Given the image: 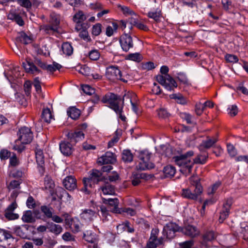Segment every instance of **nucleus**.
I'll return each mask as SVG.
<instances>
[{
	"label": "nucleus",
	"mask_w": 248,
	"mask_h": 248,
	"mask_svg": "<svg viewBox=\"0 0 248 248\" xmlns=\"http://www.w3.org/2000/svg\"><path fill=\"white\" fill-rule=\"evenodd\" d=\"M193 155L194 152L189 151L183 155L174 156L172 157V159L177 165L181 167L180 170L187 174L191 173L194 163L205 164L208 158L207 154L204 153L202 155H199L194 159L193 162H192L188 159V158Z\"/></svg>",
	"instance_id": "1"
},
{
	"label": "nucleus",
	"mask_w": 248,
	"mask_h": 248,
	"mask_svg": "<svg viewBox=\"0 0 248 248\" xmlns=\"http://www.w3.org/2000/svg\"><path fill=\"white\" fill-rule=\"evenodd\" d=\"M22 66L26 73L35 75L42 73L39 67L51 73L60 70L62 67L60 64L56 62H53L52 64H47L39 59H36L33 62L31 60H26L22 62Z\"/></svg>",
	"instance_id": "2"
},
{
	"label": "nucleus",
	"mask_w": 248,
	"mask_h": 248,
	"mask_svg": "<svg viewBox=\"0 0 248 248\" xmlns=\"http://www.w3.org/2000/svg\"><path fill=\"white\" fill-rule=\"evenodd\" d=\"M124 101L123 99L122 100L120 96L111 93H108L101 99L102 103L108 104V107L113 110L123 121H125L126 117L122 115Z\"/></svg>",
	"instance_id": "3"
},
{
	"label": "nucleus",
	"mask_w": 248,
	"mask_h": 248,
	"mask_svg": "<svg viewBox=\"0 0 248 248\" xmlns=\"http://www.w3.org/2000/svg\"><path fill=\"white\" fill-rule=\"evenodd\" d=\"M18 139L16 141L13 149L22 152L25 149V144H29L33 139V133L31 128L23 126L21 127L17 133Z\"/></svg>",
	"instance_id": "4"
},
{
	"label": "nucleus",
	"mask_w": 248,
	"mask_h": 248,
	"mask_svg": "<svg viewBox=\"0 0 248 248\" xmlns=\"http://www.w3.org/2000/svg\"><path fill=\"white\" fill-rule=\"evenodd\" d=\"M169 68L167 66H162L160 68V72L163 75H158L156 77L157 81L167 90L171 91L177 87V84L175 80L169 74Z\"/></svg>",
	"instance_id": "5"
},
{
	"label": "nucleus",
	"mask_w": 248,
	"mask_h": 248,
	"mask_svg": "<svg viewBox=\"0 0 248 248\" xmlns=\"http://www.w3.org/2000/svg\"><path fill=\"white\" fill-rule=\"evenodd\" d=\"M89 176L88 178H84L83 179L84 183V187L81 190L84 191L87 194H89L90 190L89 187H92V183L93 184H97L101 180V176L102 173L96 169H93L89 172Z\"/></svg>",
	"instance_id": "6"
},
{
	"label": "nucleus",
	"mask_w": 248,
	"mask_h": 248,
	"mask_svg": "<svg viewBox=\"0 0 248 248\" xmlns=\"http://www.w3.org/2000/svg\"><path fill=\"white\" fill-rule=\"evenodd\" d=\"M151 154L146 151L140 152L139 158L140 162L137 166L138 169L140 170H145L153 169L155 167L154 164L150 162Z\"/></svg>",
	"instance_id": "7"
},
{
	"label": "nucleus",
	"mask_w": 248,
	"mask_h": 248,
	"mask_svg": "<svg viewBox=\"0 0 248 248\" xmlns=\"http://www.w3.org/2000/svg\"><path fill=\"white\" fill-rule=\"evenodd\" d=\"M64 217L66 228H68L73 233H76L80 231L81 224L78 219L72 218L70 216L66 213L63 215Z\"/></svg>",
	"instance_id": "8"
},
{
	"label": "nucleus",
	"mask_w": 248,
	"mask_h": 248,
	"mask_svg": "<svg viewBox=\"0 0 248 248\" xmlns=\"http://www.w3.org/2000/svg\"><path fill=\"white\" fill-rule=\"evenodd\" d=\"M159 230L154 228L152 230L150 237L147 243V248H156L164 243V238L160 237L158 238Z\"/></svg>",
	"instance_id": "9"
},
{
	"label": "nucleus",
	"mask_w": 248,
	"mask_h": 248,
	"mask_svg": "<svg viewBox=\"0 0 248 248\" xmlns=\"http://www.w3.org/2000/svg\"><path fill=\"white\" fill-rule=\"evenodd\" d=\"M106 76L109 80L114 81L120 80L124 82H127V79L123 78L121 70L117 66H109L106 69Z\"/></svg>",
	"instance_id": "10"
},
{
	"label": "nucleus",
	"mask_w": 248,
	"mask_h": 248,
	"mask_svg": "<svg viewBox=\"0 0 248 248\" xmlns=\"http://www.w3.org/2000/svg\"><path fill=\"white\" fill-rule=\"evenodd\" d=\"M202 193L200 186H198L195 189L192 186H189L188 188H183L182 190L181 196L187 199L196 200Z\"/></svg>",
	"instance_id": "11"
},
{
	"label": "nucleus",
	"mask_w": 248,
	"mask_h": 248,
	"mask_svg": "<svg viewBox=\"0 0 248 248\" xmlns=\"http://www.w3.org/2000/svg\"><path fill=\"white\" fill-rule=\"evenodd\" d=\"M119 42L122 49L125 52L128 51L134 46L132 37L127 33L121 36Z\"/></svg>",
	"instance_id": "12"
},
{
	"label": "nucleus",
	"mask_w": 248,
	"mask_h": 248,
	"mask_svg": "<svg viewBox=\"0 0 248 248\" xmlns=\"http://www.w3.org/2000/svg\"><path fill=\"white\" fill-rule=\"evenodd\" d=\"M102 200L104 203L108 204V208L111 212L116 214L122 213L121 208L118 207L119 201L117 198H103Z\"/></svg>",
	"instance_id": "13"
},
{
	"label": "nucleus",
	"mask_w": 248,
	"mask_h": 248,
	"mask_svg": "<svg viewBox=\"0 0 248 248\" xmlns=\"http://www.w3.org/2000/svg\"><path fill=\"white\" fill-rule=\"evenodd\" d=\"M217 237V233L212 230H207L202 234V244L206 246L209 242L215 241Z\"/></svg>",
	"instance_id": "14"
},
{
	"label": "nucleus",
	"mask_w": 248,
	"mask_h": 248,
	"mask_svg": "<svg viewBox=\"0 0 248 248\" xmlns=\"http://www.w3.org/2000/svg\"><path fill=\"white\" fill-rule=\"evenodd\" d=\"M116 160L115 155L112 152H107L98 158V163L101 164H108L114 163Z\"/></svg>",
	"instance_id": "15"
},
{
	"label": "nucleus",
	"mask_w": 248,
	"mask_h": 248,
	"mask_svg": "<svg viewBox=\"0 0 248 248\" xmlns=\"http://www.w3.org/2000/svg\"><path fill=\"white\" fill-rule=\"evenodd\" d=\"M86 17L83 12L81 11H79L73 16V20L76 23L75 29L77 31H80L82 29V22L86 20Z\"/></svg>",
	"instance_id": "16"
},
{
	"label": "nucleus",
	"mask_w": 248,
	"mask_h": 248,
	"mask_svg": "<svg viewBox=\"0 0 248 248\" xmlns=\"http://www.w3.org/2000/svg\"><path fill=\"white\" fill-rule=\"evenodd\" d=\"M36 162L38 165L39 170L40 172L43 173L44 171V156L43 150L40 148H36L35 150Z\"/></svg>",
	"instance_id": "17"
},
{
	"label": "nucleus",
	"mask_w": 248,
	"mask_h": 248,
	"mask_svg": "<svg viewBox=\"0 0 248 248\" xmlns=\"http://www.w3.org/2000/svg\"><path fill=\"white\" fill-rule=\"evenodd\" d=\"M63 185L68 190H73L77 188V180L72 176H67L63 180Z\"/></svg>",
	"instance_id": "18"
},
{
	"label": "nucleus",
	"mask_w": 248,
	"mask_h": 248,
	"mask_svg": "<svg viewBox=\"0 0 248 248\" xmlns=\"http://www.w3.org/2000/svg\"><path fill=\"white\" fill-rule=\"evenodd\" d=\"M67 136L70 142L74 143L84 139V134L81 131L69 132Z\"/></svg>",
	"instance_id": "19"
},
{
	"label": "nucleus",
	"mask_w": 248,
	"mask_h": 248,
	"mask_svg": "<svg viewBox=\"0 0 248 248\" xmlns=\"http://www.w3.org/2000/svg\"><path fill=\"white\" fill-rule=\"evenodd\" d=\"M60 149L61 153L65 156L72 154L73 148L71 144L68 141H61L59 144Z\"/></svg>",
	"instance_id": "20"
},
{
	"label": "nucleus",
	"mask_w": 248,
	"mask_h": 248,
	"mask_svg": "<svg viewBox=\"0 0 248 248\" xmlns=\"http://www.w3.org/2000/svg\"><path fill=\"white\" fill-rule=\"evenodd\" d=\"M96 213L91 209H85L80 214L81 219L86 222L92 221L94 217H96Z\"/></svg>",
	"instance_id": "21"
},
{
	"label": "nucleus",
	"mask_w": 248,
	"mask_h": 248,
	"mask_svg": "<svg viewBox=\"0 0 248 248\" xmlns=\"http://www.w3.org/2000/svg\"><path fill=\"white\" fill-rule=\"evenodd\" d=\"M179 227L175 223H170L164 227L163 232H166V237L169 239L174 236L175 232L178 231Z\"/></svg>",
	"instance_id": "22"
},
{
	"label": "nucleus",
	"mask_w": 248,
	"mask_h": 248,
	"mask_svg": "<svg viewBox=\"0 0 248 248\" xmlns=\"http://www.w3.org/2000/svg\"><path fill=\"white\" fill-rule=\"evenodd\" d=\"M182 231L185 235L191 237H195L200 233V231L197 227L190 225L186 226L182 229Z\"/></svg>",
	"instance_id": "23"
},
{
	"label": "nucleus",
	"mask_w": 248,
	"mask_h": 248,
	"mask_svg": "<svg viewBox=\"0 0 248 248\" xmlns=\"http://www.w3.org/2000/svg\"><path fill=\"white\" fill-rule=\"evenodd\" d=\"M16 40L17 43L27 45L32 42V38L31 36H29L24 32L22 31L17 33Z\"/></svg>",
	"instance_id": "24"
},
{
	"label": "nucleus",
	"mask_w": 248,
	"mask_h": 248,
	"mask_svg": "<svg viewBox=\"0 0 248 248\" xmlns=\"http://www.w3.org/2000/svg\"><path fill=\"white\" fill-rule=\"evenodd\" d=\"M8 19L14 20L20 26H22L24 24V21L19 14L16 11L11 10L8 15Z\"/></svg>",
	"instance_id": "25"
},
{
	"label": "nucleus",
	"mask_w": 248,
	"mask_h": 248,
	"mask_svg": "<svg viewBox=\"0 0 248 248\" xmlns=\"http://www.w3.org/2000/svg\"><path fill=\"white\" fill-rule=\"evenodd\" d=\"M119 28L118 24L116 22H112L111 25H108L106 29V35L108 37L112 36L117 31Z\"/></svg>",
	"instance_id": "26"
},
{
	"label": "nucleus",
	"mask_w": 248,
	"mask_h": 248,
	"mask_svg": "<svg viewBox=\"0 0 248 248\" xmlns=\"http://www.w3.org/2000/svg\"><path fill=\"white\" fill-rule=\"evenodd\" d=\"M83 239L90 243H95L97 241L96 234L91 231H87L84 232Z\"/></svg>",
	"instance_id": "27"
},
{
	"label": "nucleus",
	"mask_w": 248,
	"mask_h": 248,
	"mask_svg": "<svg viewBox=\"0 0 248 248\" xmlns=\"http://www.w3.org/2000/svg\"><path fill=\"white\" fill-rule=\"evenodd\" d=\"M40 30L43 31L46 34L53 35L55 33L58 32L59 29H57V27H55L49 23V24L41 26Z\"/></svg>",
	"instance_id": "28"
},
{
	"label": "nucleus",
	"mask_w": 248,
	"mask_h": 248,
	"mask_svg": "<svg viewBox=\"0 0 248 248\" xmlns=\"http://www.w3.org/2000/svg\"><path fill=\"white\" fill-rule=\"evenodd\" d=\"M49 23L57 27L59 29L60 22V15L55 13H52L50 14Z\"/></svg>",
	"instance_id": "29"
},
{
	"label": "nucleus",
	"mask_w": 248,
	"mask_h": 248,
	"mask_svg": "<svg viewBox=\"0 0 248 248\" xmlns=\"http://www.w3.org/2000/svg\"><path fill=\"white\" fill-rule=\"evenodd\" d=\"M217 140L214 138L211 139L209 137H207V139L202 141L201 144L200 145V149H202L203 148L209 149L212 147L214 144H215Z\"/></svg>",
	"instance_id": "30"
},
{
	"label": "nucleus",
	"mask_w": 248,
	"mask_h": 248,
	"mask_svg": "<svg viewBox=\"0 0 248 248\" xmlns=\"http://www.w3.org/2000/svg\"><path fill=\"white\" fill-rule=\"evenodd\" d=\"M48 229L49 231L56 235H58L62 231V228L60 225L54 224L52 222L48 223Z\"/></svg>",
	"instance_id": "31"
},
{
	"label": "nucleus",
	"mask_w": 248,
	"mask_h": 248,
	"mask_svg": "<svg viewBox=\"0 0 248 248\" xmlns=\"http://www.w3.org/2000/svg\"><path fill=\"white\" fill-rule=\"evenodd\" d=\"M67 115L73 120L78 119L80 115V111L79 109L75 107H71L69 108L67 111Z\"/></svg>",
	"instance_id": "32"
},
{
	"label": "nucleus",
	"mask_w": 248,
	"mask_h": 248,
	"mask_svg": "<svg viewBox=\"0 0 248 248\" xmlns=\"http://www.w3.org/2000/svg\"><path fill=\"white\" fill-rule=\"evenodd\" d=\"M122 159L125 163H130L133 161V155L129 150H124L122 154Z\"/></svg>",
	"instance_id": "33"
},
{
	"label": "nucleus",
	"mask_w": 248,
	"mask_h": 248,
	"mask_svg": "<svg viewBox=\"0 0 248 248\" xmlns=\"http://www.w3.org/2000/svg\"><path fill=\"white\" fill-rule=\"evenodd\" d=\"M41 119L43 121L47 123H49L51 122V119H53V116L49 108H46L43 109Z\"/></svg>",
	"instance_id": "34"
},
{
	"label": "nucleus",
	"mask_w": 248,
	"mask_h": 248,
	"mask_svg": "<svg viewBox=\"0 0 248 248\" xmlns=\"http://www.w3.org/2000/svg\"><path fill=\"white\" fill-rule=\"evenodd\" d=\"M62 50L66 56H70L73 54V48L71 44L68 42L63 43L62 46Z\"/></svg>",
	"instance_id": "35"
},
{
	"label": "nucleus",
	"mask_w": 248,
	"mask_h": 248,
	"mask_svg": "<svg viewBox=\"0 0 248 248\" xmlns=\"http://www.w3.org/2000/svg\"><path fill=\"white\" fill-rule=\"evenodd\" d=\"M170 98L174 99L176 102L181 105H186L187 100L186 97L180 93H174L170 95Z\"/></svg>",
	"instance_id": "36"
},
{
	"label": "nucleus",
	"mask_w": 248,
	"mask_h": 248,
	"mask_svg": "<svg viewBox=\"0 0 248 248\" xmlns=\"http://www.w3.org/2000/svg\"><path fill=\"white\" fill-rule=\"evenodd\" d=\"M100 188L104 195H113L115 193L114 186L108 183L101 186Z\"/></svg>",
	"instance_id": "37"
},
{
	"label": "nucleus",
	"mask_w": 248,
	"mask_h": 248,
	"mask_svg": "<svg viewBox=\"0 0 248 248\" xmlns=\"http://www.w3.org/2000/svg\"><path fill=\"white\" fill-rule=\"evenodd\" d=\"M22 220L24 222L26 223H32L35 221V219L32 216V212L30 210L24 212L23 215L22 217Z\"/></svg>",
	"instance_id": "38"
},
{
	"label": "nucleus",
	"mask_w": 248,
	"mask_h": 248,
	"mask_svg": "<svg viewBox=\"0 0 248 248\" xmlns=\"http://www.w3.org/2000/svg\"><path fill=\"white\" fill-rule=\"evenodd\" d=\"M163 172L165 177H172L175 173L176 170L174 167L168 165L164 168Z\"/></svg>",
	"instance_id": "39"
},
{
	"label": "nucleus",
	"mask_w": 248,
	"mask_h": 248,
	"mask_svg": "<svg viewBox=\"0 0 248 248\" xmlns=\"http://www.w3.org/2000/svg\"><path fill=\"white\" fill-rule=\"evenodd\" d=\"M100 210L99 211L100 212V216L102 217L103 221H107L109 219L110 215L109 213V211L107 209L106 207L104 205H101L99 207Z\"/></svg>",
	"instance_id": "40"
},
{
	"label": "nucleus",
	"mask_w": 248,
	"mask_h": 248,
	"mask_svg": "<svg viewBox=\"0 0 248 248\" xmlns=\"http://www.w3.org/2000/svg\"><path fill=\"white\" fill-rule=\"evenodd\" d=\"M136 97V95L134 93H127V94H125L124 96H123V99L124 100L125 99L129 98L130 99V102L131 104L132 109L135 112H137L138 110V107L136 105V104L134 103L132 101V98H135Z\"/></svg>",
	"instance_id": "41"
},
{
	"label": "nucleus",
	"mask_w": 248,
	"mask_h": 248,
	"mask_svg": "<svg viewBox=\"0 0 248 248\" xmlns=\"http://www.w3.org/2000/svg\"><path fill=\"white\" fill-rule=\"evenodd\" d=\"M41 212L44 214L45 217L50 218L53 214V208L46 205H43L40 208Z\"/></svg>",
	"instance_id": "42"
},
{
	"label": "nucleus",
	"mask_w": 248,
	"mask_h": 248,
	"mask_svg": "<svg viewBox=\"0 0 248 248\" xmlns=\"http://www.w3.org/2000/svg\"><path fill=\"white\" fill-rule=\"evenodd\" d=\"M143 57L139 53H130L126 57V59L139 62L142 61Z\"/></svg>",
	"instance_id": "43"
},
{
	"label": "nucleus",
	"mask_w": 248,
	"mask_h": 248,
	"mask_svg": "<svg viewBox=\"0 0 248 248\" xmlns=\"http://www.w3.org/2000/svg\"><path fill=\"white\" fill-rule=\"evenodd\" d=\"M131 23L140 30H143L144 31H147L149 30L148 27L146 25L144 24L141 22L138 21L137 19L131 18Z\"/></svg>",
	"instance_id": "44"
},
{
	"label": "nucleus",
	"mask_w": 248,
	"mask_h": 248,
	"mask_svg": "<svg viewBox=\"0 0 248 248\" xmlns=\"http://www.w3.org/2000/svg\"><path fill=\"white\" fill-rule=\"evenodd\" d=\"M145 177V174L143 173H137L133 175V179L132 180V184L133 186H138L140 183V179Z\"/></svg>",
	"instance_id": "45"
},
{
	"label": "nucleus",
	"mask_w": 248,
	"mask_h": 248,
	"mask_svg": "<svg viewBox=\"0 0 248 248\" xmlns=\"http://www.w3.org/2000/svg\"><path fill=\"white\" fill-rule=\"evenodd\" d=\"M190 183L191 186H192L194 189L197 188L198 186H200L201 188V192H202V187L200 183V179L197 176H192L189 178Z\"/></svg>",
	"instance_id": "46"
},
{
	"label": "nucleus",
	"mask_w": 248,
	"mask_h": 248,
	"mask_svg": "<svg viewBox=\"0 0 248 248\" xmlns=\"http://www.w3.org/2000/svg\"><path fill=\"white\" fill-rule=\"evenodd\" d=\"M102 26L100 23H96L93 25L92 30V34L93 36H98L102 32Z\"/></svg>",
	"instance_id": "47"
},
{
	"label": "nucleus",
	"mask_w": 248,
	"mask_h": 248,
	"mask_svg": "<svg viewBox=\"0 0 248 248\" xmlns=\"http://www.w3.org/2000/svg\"><path fill=\"white\" fill-rule=\"evenodd\" d=\"M100 56V53L98 50L92 49L88 53V57L93 61L98 60Z\"/></svg>",
	"instance_id": "48"
},
{
	"label": "nucleus",
	"mask_w": 248,
	"mask_h": 248,
	"mask_svg": "<svg viewBox=\"0 0 248 248\" xmlns=\"http://www.w3.org/2000/svg\"><path fill=\"white\" fill-rule=\"evenodd\" d=\"M225 59L228 62L236 63L239 61L237 56L231 54H226L225 55Z\"/></svg>",
	"instance_id": "49"
},
{
	"label": "nucleus",
	"mask_w": 248,
	"mask_h": 248,
	"mask_svg": "<svg viewBox=\"0 0 248 248\" xmlns=\"http://www.w3.org/2000/svg\"><path fill=\"white\" fill-rule=\"evenodd\" d=\"M118 7L123 12V14L126 16L136 15L135 13L133 10L130 9L128 7L119 5H118Z\"/></svg>",
	"instance_id": "50"
},
{
	"label": "nucleus",
	"mask_w": 248,
	"mask_h": 248,
	"mask_svg": "<svg viewBox=\"0 0 248 248\" xmlns=\"http://www.w3.org/2000/svg\"><path fill=\"white\" fill-rule=\"evenodd\" d=\"M232 203V199L230 198L226 200L223 203L221 211L225 212H229V214H230V210Z\"/></svg>",
	"instance_id": "51"
},
{
	"label": "nucleus",
	"mask_w": 248,
	"mask_h": 248,
	"mask_svg": "<svg viewBox=\"0 0 248 248\" xmlns=\"http://www.w3.org/2000/svg\"><path fill=\"white\" fill-rule=\"evenodd\" d=\"M232 203V199L230 198L226 200L223 203L221 211L225 212H229V214H230V210Z\"/></svg>",
	"instance_id": "52"
},
{
	"label": "nucleus",
	"mask_w": 248,
	"mask_h": 248,
	"mask_svg": "<svg viewBox=\"0 0 248 248\" xmlns=\"http://www.w3.org/2000/svg\"><path fill=\"white\" fill-rule=\"evenodd\" d=\"M220 185V182H217L214 185H213L211 187H209L207 189V192L208 195L209 196L213 195L216 192L217 190L218 189Z\"/></svg>",
	"instance_id": "53"
},
{
	"label": "nucleus",
	"mask_w": 248,
	"mask_h": 248,
	"mask_svg": "<svg viewBox=\"0 0 248 248\" xmlns=\"http://www.w3.org/2000/svg\"><path fill=\"white\" fill-rule=\"evenodd\" d=\"M120 227H122L123 229L126 230L128 232L132 233L134 232L133 227L130 226V223L128 221H125L122 224L117 226V228Z\"/></svg>",
	"instance_id": "54"
},
{
	"label": "nucleus",
	"mask_w": 248,
	"mask_h": 248,
	"mask_svg": "<svg viewBox=\"0 0 248 248\" xmlns=\"http://www.w3.org/2000/svg\"><path fill=\"white\" fill-rule=\"evenodd\" d=\"M20 5L29 11L31 9V0H17Z\"/></svg>",
	"instance_id": "55"
},
{
	"label": "nucleus",
	"mask_w": 248,
	"mask_h": 248,
	"mask_svg": "<svg viewBox=\"0 0 248 248\" xmlns=\"http://www.w3.org/2000/svg\"><path fill=\"white\" fill-rule=\"evenodd\" d=\"M83 92L87 94L92 95L95 93V90L88 85H83L82 86Z\"/></svg>",
	"instance_id": "56"
},
{
	"label": "nucleus",
	"mask_w": 248,
	"mask_h": 248,
	"mask_svg": "<svg viewBox=\"0 0 248 248\" xmlns=\"http://www.w3.org/2000/svg\"><path fill=\"white\" fill-rule=\"evenodd\" d=\"M26 205L29 208L31 209L34 208L36 207L35 201L32 196H30L28 197L26 201Z\"/></svg>",
	"instance_id": "57"
},
{
	"label": "nucleus",
	"mask_w": 248,
	"mask_h": 248,
	"mask_svg": "<svg viewBox=\"0 0 248 248\" xmlns=\"http://www.w3.org/2000/svg\"><path fill=\"white\" fill-rule=\"evenodd\" d=\"M79 31V36L81 38L87 41L90 40L88 32L86 29H84L82 27V29H81Z\"/></svg>",
	"instance_id": "58"
},
{
	"label": "nucleus",
	"mask_w": 248,
	"mask_h": 248,
	"mask_svg": "<svg viewBox=\"0 0 248 248\" xmlns=\"http://www.w3.org/2000/svg\"><path fill=\"white\" fill-rule=\"evenodd\" d=\"M4 216L8 220H15L19 217V215L13 212H5Z\"/></svg>",
	"instance_id": "59"
},
{
	"label": "nucleus",
	"mask_w": 248,
	"mask_h": 248,
	"mask_svg": "<svg viewBox=\"0 0 248 248\" xmlns=\"http://www.w3.org/2000/svg\"><path fill=\"white\" fill-rule=\"evenodd\" d=\"M11 156V152L6 149H2L0 151V158L1 160H6Z\"/></svg>",
	"instance_id": "60"
},
{
	"label": "nucleus",
	"mask_w": 248,
	"mask_h": 248,
	"mask_svg": "<svg viewBox=\"0 0 248 248\" xmlns=\"http://www.w3.org/2000/svg\"><path fill=\"white\" fill-rule=\"evenodd\" d=\"M161 16V11L150 12L148 14L149 17L154 19L155 21L159 20Z\"/></svg>",
	"instance_id": "61"
},
{
	"label": "nucleus",
	"mask_w": 248,
	"mask_h": 248,
	"mask_svg": "<svg viewBox=\"0 0 248 248\" xmlns=\"http://www.w3.org/2000/svg\"><path fill=\"white\" fill-rule=\"evenodd\" d=\"M10 165L12 167H16L19 164V161L17 159L16 155L13 153L12 156L10 157Z\"/></svg>",
	"instance_id": "62"
},
{
	"label": "nucleus",
	"mask_w": 248,
	"mask_h": 248,
	"mask_svg": "<svg viewBox=\"0 0 248 248\" xmlns=\"http://www.w3.org/2000/svg\"><path fill=\"white\" fill-rule=\"evenodd\" d=\"M63 240L65 241H75V236L69 232H65L62 236Z\"/></svg>",
	"instance_id": "63"
},
{
	"label": "nucleus",
	"mask_w": 248,
	"mask_h": 248,
	"mask_svg": "<svg viewBox=\"0 0 248 248\" xmlns=\"http://www.w3.org/2000/svg\"><path fill=\"white\" fill-rule=\"evenodd\" d=\"M182 118L186 121V123L188 124H193L192 121V117L191 115L188 113L184 112L182 113L181 115Z\"/></svg>",
	"instance_id": "64"
}]
</instances>
